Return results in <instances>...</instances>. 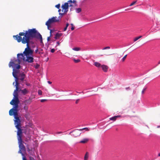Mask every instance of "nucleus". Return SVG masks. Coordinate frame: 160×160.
I'll return each mask as SVG.
<instances>
[{
  "mask_svg": "<svg viewBox=\"0 0 160 160\" xmlns=\"http://www.w3.org/2000/svg\"><path fill=\"white\" fill-rule=\"evenodd\" d=\"M13 37L18 42H21L23 44H26L27 47L23 52L24 55L26 56L33 55L34 50L31 48L30 45L34 44L33 38L40 39L41 42H42V35L35 28L29 29L25 32H20L19 33V35L13 36Z\"/></svg>",
  "mask_w": 160,
  "mask_h": 160,
  "instance_id": "obj_1",
  "label": "nucleus"
},
{
  "mask_svg": "<svg viewBox=\"0 0 160 160\" xmlns=\"http://www.w3.org/2000/svg\"><path fill=\"white\" fill-rule=\"evenodd\" d=\"M24 54L18 53L17 54V59L14 60L13 61H11L9 62L8 65L9 67H15L16 69H19L21 67L20 64L21 62L23 60L24 61L25 58L24 57Z\"/></svg>",
  "mask_w": 160,
  "mask_h": 160,
  "instance_id": "obj_2",
  "label": "nucleus"
},
{
  "mask_svg": "<svg viewBox=\"0 0 160 160\" xmlns=\"http://www.w3.org/2000/svg\"><path fill=\"white\" fill-rule=\"evenodd\" d=\"M13 115L15 119L14 122L15 127L18 129L17 134H22V129L21 128V121L19 117H18V114L15 113V114H13Z\"/></svg>",
  "mask_w": 160,
  "mask_h": 160,
  "instance_id": "obj_3",
  "label": "nucleus"
},
{
  "mask_svg": "<svg viewBox=\"0 0 160 160\" xmlns=\"http://www.w3.org/2000/svg\"><path fill=\"white\" fill-rule=\"evenodd\" d=\"M22 134H17L19 147V149L22 150V151H26L25 146L23 144V141L22 139Z\"/></svg>",
  "mask_w": 160,
  "mask_h": 160,
  "instance_id": "obj_4",
  "label": "nucleus"
},
{
  "mask_svg": "<svg viewBox=\"0 0 160 160\" xmlns=\"http://www.w3.org/2000/svg\"><path fill=\"white\" fill-rule=\"evenodd\" d=\"M57 18L56 17H53L52 18L49 19L46 22V25L47 26L48 29H49V28L50 27L51 24L58 21L59 20L57 19Z\"/></svg>",
  "mask_w": 160,
  "mask_h": 160,
  "instance_id": "obj_5",
  "label": "nucleus"
},
{
  "mask_svg": "<svg viewBox=\"0 0 160 160\" xmlns=\"http://www.w3.org/2000/svg\"><path fill=\"white\" fill-rule=\"evenodd\" d=\"M18 71L17 70H15L14 69H13V72H12V75L15 78V87H19V83L18 82Z\"/></svg>",
  "mask_w": 160,
  "mask_h": 160,
  "instance_id": "obj_6",
  "label": "nucleus"
},
{
  "mask_svg": "<svg viewBox=\"0 0 160 160\" xmlns=\"http://www.w3.org/2000/svg\"><path fill=\"white\" fill-rule=\"evenodd\" d=\"M18 103H16L14 104V108H12L9 111V114L10 116H12L15 113L18 114Z\"/></svg>",
  "mask_w": 160,
  "mask_h": 160,
  "instance_id": "obj_7",
  "label": "nucleus"
},
{
  "mask_svg": "<svg viewBox=\"0 0 160 160\" xmlns=\"http://www.w3.org/2000/svg\"><path fill=\"white\" fill-rule=\"evenodd\" d=\"M69 5L68 3L67 2H65L63 5H62V14H65L68 11Z\"/></svg>",
  "mask_w": 160,
  "mask_h": 160,
  "instance_id": "obj_8",
  "label": "nucleus"
},
{
  "mask_svg": "<svg viewBox=\"0 0 160 160\" xmlns=\"http://www.w3.org/2000/svg\"><path fill=\"white\" fill-rule=\"evenodd\" d=\"M13 96L14 97V99H12L10 102V104L13 105L16 103H19V102L18 98V95L16 94L15 95H13Z\"/></svg>",
  "mask_w": 160,
  "mask_h": 160,
  "instance_id": "obj_9",
  "label": "nucleus"
},
{
  "mask_svg": "<svg viewBox=\"0 0 160 160\" xmlns=\"http://www.w3.org/2000/svg\"><path fill=\"white\" fill-rule=\"evenodd\" d=\"M26 58H25L24 61L28 62V63H31L34 62V58L33 55L28 56H26Z\"/></svg>",
  "mask_w": 160,
  "mask_h": 160,
  "instance_id": "obj_10",
  "label": "nucleus"
},
{
  "mask_svg": "<svg viewBox=\"0 0 160 160\" xmlns=\"http://www.w3.org/2000/svg\"><path fill=\"white\" fill-rule=\"evenodd\" d=\"M79 131H80L79 130V129H77L75 130L73 132V134L72 135L75 137H76L79 136L81 134V133ZM72 132H71L70 133V134L72 133Z\"/></svg>",
  "mask_w": 160,
  "mask_h": 160,
  "instance_id": "obj_11",
  "label": "nucleus"
},
{
  "mask_svg": "<svg viewBox=\"0 0 160 160\" xmlns=\"http://www.w3.org/2000/svg\"><path fill=\"white\" fill-rule=\"evenodd\" d=\"M26 76L25 74L23 72L20 73L18 76V79H20L21 81H22L24 80V79Z\"/></svg>",
  "mask_w": 160,
  "mask_h": 160,
  "instance_id": "obj_12",
  "label": "nucleus"
},
{
  "mask_svg": "<svg viewBox=\"0 0 160 160\" xmlns=\"http://www.w3.org/2000/svg\"><path fill=\"white\" fill-rule=\"evenodd\" d=\"M76 2V1L74 0H73V1H72V0H69L67 2L68 3L69 6L72 7L73 6L74 4L75 5Z\"/></svg>",
  "mask_w": 160,
  "mask_h": 160,
  "instance_id": "obj_13",
  "label": "nucleus"
},
{
  "mask_svg": "<svg viewBox=\"0 0 160 160\" xmlns=\"http://www.w3.org/2000/svg\"><path fill=\"white\" fill-rule=\"evenodd\" d=\"M102 68V70L104 72H107L108 69V67L106 65H103L101 66Z\"/></svg>",
  "mask_w": 160,
  "mask_h": 160,
  "instance_id": "obj_14",
  "label": "nucleus"
},
{
  "mask_svg": "<svg viewBox=\"0 0 160 160\" xmlns=\"http://www.w3.org/2000/svg\"><path fill=\"white\" fill-rule=\"evenodd\" d=\"M121 117L120 115L115 116L110 118L109 119L111 120L115 121L118 118L120 117Z\"/></svg>",
  "mask_w": 160,
  "mask_h": 160,
  "instance_id": "obj_15",
  "label": "nucleus"
},
{
  "mask_svg": "<svg viewBox=\"0 0 160 160\" xmlns=\"http://www.w3.org/2000/svg\"><path fill=\"white\" fill-rule=\"evenodd\" d=\"M19 91H21V92L23 95H25L27 94L28 92V90L26 88H25L22 90L20 89Z\"/></svg>",
  "mask_w": 160,
  "mask_h": 160,
  "instance_id": "obj_16",
  "label": "nucleus"
},
{
  "mask_svg": "<svg viewBox=\"0 0 160 160\" xmlns=\"http://www.w3.org/2000/svg\"><path fill=\"white\" fill-rule=\"evenodd\" d=\"M15 87L16 89L14 90V92H13V95H15L16 94H17V95H18V94L17 92L19 90V87Z\"/></svg>",
  "mask_w": 160,
  "mask_h": 160,
  "instance_id": "obj_17",
  "label": "nucleus"
},
{
  "mask_svg": "<svg viewBox=\"0 0 160 160\" xmlns=\"http://www.w3.org/2000/svg\"><path fill=\"white\" fill-rule=\"evenodd\" d=\"M31 102V100L30 99H28L25 100L23 103H24L25 105H26L27 104H30Z\"/></svg>",
  "mask_w": 160,
  "mask_h": 160,
  "instance_id": "obj_18",
  "label": "nucleus"
},
{
  "mask_svg": "<svg viewBox=\"0 0 160 160\" xmlns=\"http://www.w3.org/2000/svg\"><path fill=\"white\" fill-rule=\"evenodd\" d=\"M89 141V139L88 138H84L80 142V143H87Z\"/></svg>",
  "mask_w": 160,
  "mask_h": 160,
  "instance_id": "obj_19",
  "label": "nucleus"
},
{
  "mask_svg": "<svg viewBox=\"0 0 160 160\" xmlns=\"http://www.w3.org/2000/svg\"><path fill=\"white\" fill-rule=\"evenodd\" d=\"M62 35V34L61 33H57L56 34L54 38L56 39H57L61 36Z\"/></svg>",
  "mask_w": 160,
  "mask_h": 160,
  "instance_id": "obj_20",
  "label": "nucleus"
},
{
  "mask_svg": "<svg viewBox=\"0 0 160 160\" xmlns=\"http://www.w3.org/2000/svg\"><path fill=\"white\" fill-rule=\"evenodd\" d=\"M89 157V153L88 152H87L84 157V160H88V158Z\"/></svg>",
  "mask_w": 160,
  "mask_h": 160,
  "instance_id": "obj_21",
  "label": "nucleus"
},
{
  "mask_svg": "<svg viewBox=\"0 0 160 160\" xmlns=\"http://www.w3.org/2000/svg\"><path fill=\"white\" fill-rule=\"evenodd\" d=\"M94 65L98 68L100 67L101 66V64L99 62H94Z\"/></svg>",
  "mask_w": 160,
  "mask_h": 160,
  "instance_id": "obj_22",
  "label": "nucleus"
},
{
  "mask_svg": "<svg viewBox=\"0 0 160 160\" xmlns=\"http://www.w3.org/2000/svg\"><path fill=\"white\" fill-rule=\"evenodd\" d=\"M29 155H30V156H34L35 158V154L34 152L32 150L30 152H28Z\"/></svg>",
  "mask_w": 160,
  "mask_h": 160,
  "instance_id": "obj_23",
  "label": "nucleus"
},
{
  "mask_svg": "<svg viewBox=\"0 0 160 160\" xmlns=\"http://www.w3.org/2000/svg\"><path fill=\"white\" fill-rule=\"evenodd\" d=\"M72 49L75 51H79L81 50V48L79 47H75L73 48Z\"/></svg>",
  "mask_w": 160,
  "mask_h": 160,
  "instance_id": "obj_24",
  "label": "nucleus"
},
{
  "mask_svg": "<svg viewBox=\"0 0 160 160\" xmlns=\"http://www.w3.org/2000/svg\"><path fill=\"white\" fill-rule=\"evenodd\" d=\"M84 130L86 131H89V129L88 128H83L82 129H79V130L80 131H82Z\"/></svg>",
  "mask_w": 160,
  "mask_h": 160,
  "instance_id": "obj_25",
  "label": "nucleus"
},
{
  "mask_svg": "<svg viewBox=\"0 0 160 160\" xmlns=\"http://www.w3.org/2000/svg\"><path fill=\"white\" fill-rule=\"evenodd\" d=\"M142 37V36H140L139 37H138L135 38L134 39V41L135 42V41H137L138 39L141 38Z\"/></svg>",
  "mask_w": 160,
  "mask_h": 160,
  "instance_id": "obj_26",
  "label": "nucleus"
},
{
  "mask_svg": "<svg viewBox=\"0 0 160 160\" xmlns=\"http://www.w3.org/2000/svg\"><path fill=\"white\" fill-rule=\"evenodd\" d=\"M24 151H22V150L19 149V150L18 152V153L21 154L22 156H23L24 155L22 152H24Z\"/></svg>",
  "mask_w": 160,
  "mask_h": 160,
  "instance_id": "obj_27",
  "label": "nucleus"
},
{
  "mask_svg": "<svg viewBox=\"0 0 160 160\" xmlns=\"http://www.w3.org/2000/svg\"><path fill=\"white\" fill-rule=\"evenodd\" d=\"M76 11L77 13H79L81 11V9L80 8H76Z\"/></svg>",
  "mask_w": 160,
  "mask_h": 160,
  "instance_id": "obj_28",
  "label": "nucleus"
},
{
  "mask_svg": "<svg viewBox=\"0 0 160 160\" xmlns=\"http://www.w3.org/2000/svg\"><path fill=\"white\" fill-rule=\"evenodd\" d=\"M73 60L74 62L75 63H78L80 61V60L79 59H73Z\"/></svg>",
  "mask_w": 160,
  "mask_h": 160,
  "instance_id": "obj_29",
  "label": "nucleus"
},
{
  "mask_svg": "<svg viewBox=\"0 0 160 160\" xmlns=\"http://www.w3.org/2000/svg\"><path fill=\"white\" fill-rule=\"evenodd\" d=\"M23 109L26 111H27L28 109V107L25 105L23 107Z\"/></svg>",
  "mask_w": 160,
  "mask_h": 160,
  "instance_id": "obj_30",
  "label": "nucleus"
},
{
  "mask_svg": "<svg viewBox=\"0 0 160 160\" xmlns=\"http://www.w3.org/2000/svg\"><path fill=\"white\" fill-rule=\"evenodd\" d=\"M127 56V55H126L122 58V62H124L125 61V59L126 58Z\"/></svg>",
  "mask_w": 160,
  "mask_h": 160,
  "instance_id": "obj_31",
  "label": "nucleus"
},
{
  "mask_svg": "<svg viewBox=\"0 0 160 160\" xmlns=\"http://www.w3.org/2000/svg\"><path fill=\"white\" fill-rule=\"evenodd\" d=\"M35 158H34L33 157H32L31 156H29V158L30 160H35Z\"/></svg>",
  "mask_w": 160,
  "mask_h": 160,
  "instance_id": "obj_32",
  "label": "nucleus"
},
{
  "mask_svg": "<svg viewBox=\"0 0 160 160\" xmlns=\"http://www.w3.org/2000/svg\"><path fill=\"white\" fill-rule=\"evenodd\" d=\"M38 93L39 95H42V91L40 90H39L38 91Z\"/></svg>",
  "mask_w": 160,
  "mask_h": 160,
  "instance_id": "obj_33",
  "label": "nucleus"
},
{
  "mask_svg": "<svg viewBox=\"0 0 160 160\" xmlns=\"http://www.w3.org/2000/svg\"><path fill=\"white\" fill-rule=\"evenodd\" d=\"M48 101V100L46 99H41L40 100V102H43Z\"/></svg>",
  "mask_w": 160,
  "mask_h": 160,
  "instance_id": "obj_34",
  "label": "nucleus"
},
{
  "mask_svg": "<svg viewBox=\"0 0 160 160\" xmlns=\"http://www.w3.org/2000/svg\"><path fill=\"white\" fill-rule=\"evenodd\" d=\"M136 1H134V2H132L131 4L130 5V6H132V5H133L134 4H135V3H136Z\"/></svg>",
  "mask_w": 160,
  "mask_h": 160,
  "instance_id": "obj_35",
  "label": "nucleus"
},
{
  "mask_svg": "<svg viewBox=\"0 0 160 160\" xmlns=\"http://www.w3.org/2000/svg\"><path fill=\"white\" fill-rule=\"evenodd\" d=\"M55 7L57 8L58 9H59L60 7V4H58L55 6Z\"/></svg>",
  "mask_w": 160,
  "mask_h": 160,
  "instance_id": "obj_36",
  "label": "nucleus"
},
{
  "mask_svg": "<svg viewBox=\"0 0 160 160\" xmlns=\"http://www.w3.org/2000/svg\"><path fill=\"white\" fill-rule=\"evenodd\" d=\"M61 9H59L58 10V12H59V14L60 15H64V14H62V13H61L60 12L61 11Z\"/></svg>",
  "mask_w": 160,
  "mask_h": 160,
  "instance_id": "obj_37",
  "label": "nucleus"
},
{
  "mask_svg": "<svg viewBox=\"0 0 160 160\" xmlns=\"http://www.w3.org/2000/svg\"><path fill=\"white\" fill-rule=\"evenodd\" d=\"M110 48V47H107L104 48L103 49L105 50L106 49H109Z\"/></svg>",
  "mask_w": 160,
  "mask_h": 160,
  "instance_id": "obj_38",
  "label": "nucleus"
},
{
  "mask_svg": "<svg viewBox=\"0 0 160 160\" xmlns=\"http://www.w3.org/2000/svg\"><path fill=\"white\" fill-rule=\"evenodd\" d=\"M146 88H145L143 89V90H142V94H143L144 93L145 91L146 90Z\"/></svg>",
  "mask_w": 160,
  "mask_h": 160,
  "instance_id": "obj_39",
  "label": "nucleus"
},
{
  "mask_svg": "<svg viewBox=\"0 0 160 160\" xmlns=\"http://www.w3.org/2000/svg\"><path fill=\"white\" fill-rule=\"evenodd\" d=\"M55 51V49L54 48L52 49L51 50V52L52 53H53Z\"/></svg>",
  "mask_w": 160,
  "mask_h": 160,
  "instance_id": "obj_40",
  "label": "nucleus"
},
{
  "mask_svg": "<svg viewBox=\"0 0 160 160\" xmlns=\"http://www.w3.org/2000/svg\"><path fill=\"white\" fill-rule=\"evenodd\" d=\"M22 160H27V159L24 155L23 156H22Z\"/></svg>",
  "mask_w": 160,
  "mask_h": 160,
  "instance_id": "obj_41",
  "label": "nucleus"
},
{
  "mask_svg": "<svg viewBox=\"0 0 160 160\" xmlns=\"http://www.w3.org/2000/svg\"><path fill=\"white\" fill-rule=\"evenodd\" d=\"M79 101V99H78L76 100V102H75L77 104L78 102Z\"/></svg>",
  "mask_w": 160,
  "mask_h": 160,
  "instance_id": "obj_42",
  "label": "nucleus"
},
{
  "mask_svg": "<svg viewBox=\"0 0 160 160\" xmlns=\"http://www.w3.org/2000/svg\"><path fill=\"white\" fill-rule=\"evenodd\" d=\"M39 65H38V64H37V65L35 67V68H38V67H39Z\"/></svg>",
  "mask_w": 160,
  "mask_h": 160,
  "instance_id": "obj_43",
  "label": "nucleus"
},
{
  "mask_svg": "<svg viewBox=\"0 0 160 160\" xmlns=\"http://www.w3.org/2000/svg\"><path fill=\"white\" fill-rule=\"evenodd\" d=\"M27 149H28V152H29L32 150H30L28 147L27 148Z\"/></svg>",
  "mask_w": 160,
  "mask_h": 160,
  "instance_id": "obj_44",
  "label": "nucleus"
},
{
  "mask_svg": "<svg viewBox=\"0 0 160 160\" xmlns=\"http://www.w3.org/2000/svg\"><path fill=\"white\" fill-rule=\"evenodd\" d=\"M38 52V48H37V49L35 51V52L36 53H37Z\"/></svg>",
  "mask_w": 160,
  "mask_h": 160,
  "instance_id": "obj_45",
  "label": "nucleus"
},
{
  "mask_svg": "<svg viewBox=\"0 0 160 160\" xmlns=\"http://www.w3.org/2000/svg\"><path fill=\"white\" fill-rule=\"evenodd\" d=\"M67 27H66L64 28V31H66L67 30Z\"/></svg>",
  "mask_w": 160,
  "mask_h": 160,
  "instance_id": "obj_46",
  "label": "nucleus"
},
{
  "mask_svg": "<svg viewBox=\"0 0 160 160\" xmlns=\"http://www.w3.org/2000/svg\"><path fill=\"white\" fill-rule=\"evenodd\" d=\"M50 40V37H48V38H47V41H49Z\"/></svg>",
  "mask_w": 160,
  "mask_h": 160,
  "instance_id": "obj_47",
  "label": "nucleus"
},
{
  "mask_svg": "<svg viewBox=\"0 0 160 160\" xmlns=\"http://www.w3.org/2000/svg\"><path fill=\"white\" fill-rule=\"evenodd\" d=\"M74 29V28L73 26L71 28V29L72 30H73Z\"/></svg>",
  "mask_w": 160,
  "mask_h": 160,
  "instance_id": "obj_48",
  "label": "nucleus"
},
{
  "mask_svg": "<svg viewBox=\"0 0 160 160\" xmlns=\"http://www.w3.org/2000/svg\"><path fill=\"white\" fill-rule=\"evenodd\" d=\"M68 25H69V24L68 23H67L66 24V27L68 28Z\"/></svg>",
  "mask_w": 160,
  "mask_h": 160,
  "instance_id": "obj_49",
  "label": "nucleus"
},
{
  "mask_svg": "<svg viewBox=\"0 0 160 160\" xmlns=\"http://www.w3.org/2000/svg\"><path fill=\"white\" fill-rule=\"evenodd\" d=\"M62 132H57V134H60V133H62Z\"/></svg>",
  "mask_w": 160,
  "mask_h": 160,
  "instance_id": "obj_50",
  "label": "nucleus"
},
{
  "mask_svg": "<svg viewBox=\"0 0 160 160\" xmlns=\"http://www.w3.org/2000/svg\"><path fill=\"white\" fill-rule=\"evenodd\" d=\"M48 83H49V84H51V83H52V82H51L50 81H48Z\"/></svg>",
  "mask_w": 160,
  "mask_h": 160,
  "instance_id": "obj_51",
  "label": "nucleus"
},
{
  "mask_svg": "<svg viewBox=\"0 0 160 160\" xmlns=\"http://www.w3.org/2000/svg\"><path fill=\"white\" fill-rule=\"evenodd\" d=\"M57 43L58 44V45H60V43L59 42H57Z\"/></svg>",
  "mask_w": 160,
  "mask_h": 160,
  "instance_id": "obj_52",
  "label": "nucleus"
},
{
  "mask_svg": "<svg viewBox=\"0 0 160 160\" xmlns=\"http://www.w3.org/2000/svg\"><path fill=\"white\" fill-rule=\"evenodd\" d=\"M160 64V60L158 62V64H158Z\"/></svg>",
  "mask_w": 160,
  "mask_h": 160,
  "instance_id": "obj_53",
  "label": "nucleus"
},
{
  "mask_svg": "<svg viewBox=\"0 0 160 160\" xmlns=\"http://www.w3.org/2000/svg\"><path fill=\"white\" fill-rule=\"evenodd\" d=\"M126 89H130V88L129 87L126 88Z\"/></svg>",
  "mask_w": 160,
  "mask_h": 160,
  "instance_id": "obj_54",
  "label": "nucleus"
},
{
  "mask_svg": "<svg viewBox=\"0 0 160 160\" xmlns=\"http://www.w3.org/2000/svg\"><path fill=\"white\" fill-rule=\"evenodd\" d=\"M158 157L160 156V152L158 154Z\"/></svg>",
  "mask_w": 160,
  "mask_h": 160,
  "instance_id": "obj_55",
  "label": "nucleus"
},
{
  "mask_svg": "<svg viewBox=\"0 0 160 160\" xmlns=\"http://www.w3.org/2000/svg\"><path fill=\"white\" fill-rule=\"evenodd\" d=\"M71 24V25L72 26H72H73V24L71 23V24Z\"/></svg>",
  "mask_w": 160,
  "mask_h": 160,
  "instance_id": "obj_56",
  "label": "nucleus"
},
{
  "mask_svg": "<svg viewBox=\"0 0 160 160\" xmlns=\"http://www.w3.org/2000/svg\"><path fill=\"white\" fill-rule=\"evenodd\" d=\"M160 127V126H158V128H159V127Z\"/></svg>",
  "mask_w": 160,
  "mask_h": 160,
  "instance_id": "obj_57",
  "label": "nucleus"
},
{
  "mask_svg": "<svg viewBox=\"0 0 160 160\" xmlns=\"http://www.w3.org/2000/svg\"><path fill=\"white\" fill-rule=\"evenodd\" d=\"M14 82H13V84L14 85Z\"/></svg>",
  "mask_w": 160,
  "mask_h": 160,
  "instance_id": "obj_58",
  "label": "nucleus"
},
{
  "mask_svg": "<svg viewBox=\"0 0 160 160\" xmlns=\"http://www.w3.org/2000/svg\"><path fill=\"white\" fill-rule=\"evenodd\" d=\"M51 31H52V30H50V33H51Z\"/></svg>",
  "mask_w": 160,
  "mask_h": 160,
  "instance_id": "obj_59",
  "label": "nucleus"
},
{
  "mask_svg": "<svg viewBox=\"0 0 160 160\" xmlns=\"http://www.w3.org/2000/svg\"><path fill=\"white\" fill-rule=\"evenodd\" d=\"M48 59H47V60H48Z\"/></svg>",
  "mask_w": 160,
  "mask_h": 160,
  "instance_id": "obj_60",
  "label": "nucleus"
},
{
  "mask_svg": "<svg viewBox=\"0 0 160 160\" xmlns=\"http://www.w3.org/2000/svg\"><path fill=\"white\" fill-rule=\"evenodd\" d=\"M48 59H47V60H48Z\"/></svg>",
  "mask_w": 160,
  "mask_h": 160,
  "instance_id": "obj_61",
  "label": "nucleus"
},
{
  "mask_svg": "<svg viewBox=\"0 0 160 160\" xmlns=\"http://www.w3.org/2000/svg\"><path fill=\"white\" fill-rule=\"evenodd\" d=\"M48 59H47V60H48Z\"/></svg>",
  "mask_w": 160,
  "mask_h": 160,
  "instance_id": "obj_62",
  "label": "nucleus"
}]
</instances>
